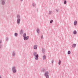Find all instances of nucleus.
<instances>
[{"mask_svg":"<svg viewBox=\"0 0 78 78\" xmlns=\"http://www.w3.org/2000/svg\"><path fill=\"white\" fill-rule=\"evenodd\" d=\"M12 70L13 71V73H16V67H13L12 68Z\"/></svg>","mask_w":78,"mask_h":78,"instance_id":"obj_1","label":"nucleus"},{"mask_svg":"<svg viewBox=\"0 0 78 78\" xmlns=\"http://www.w3.org/2000/svg\"><path fill=\"white\" fill-rule=\"evenodd\" d=\"M29 38H30V37H29V36L25 37H24V40H28Z\"/></svg>","mask_w":78,"mask_h":78,"instance_id":"obj_2","label":"nucleus"},{"mask_svg":"<svg viewBox=\"0 0 78 78\" xmlns=\"http://www.w3.org/2000/svg\"><path fill=\"white\" fill-rule=\"evenodd\" d=\"M20 19H18L17 20V24L18 25H19L20 24Z\"/></svg>","mask_w":78,"mask_h":78,"instance_id":"obj_3","label":"nucleus"},{"mask_svg":"<svg viewBox=\"0 0 78 78\" xmlns=\"http://www.w3.org/2000/svg\"><path fill=\"white\" fill-rule=\"evenodd\" d=\"M34 49H37V45H34Z\"/></svg>","mask_w":78,"mask_h":78,"instance_id":"obj_4","label":"nucleus"},{"mask_svg":"<svg viewBox=\"0 0 78 78\" xmlns=\"http://www.w3.org/2000/svg\"><path fill=\"white\" fill-rule=\"evenodd\" d=\"M45 76H46L47 75H48V72H45L44 74Z\"/></svg>","mask_w":78,"mask_h":78,"instance_id":"obj_5","label":"nucleus"},{"mask_svg":"<svg viewBox=\"0 0 78 78\" xmlns=\"http://www.w3.org/2000/svg\"><path fill=\"white\" fill-rule=\"evenodd\" d=\"M36 58H35V59L36 60H37L38 59V57H39V55H37L36 56H35Z\"/></svg>","mask_w":78,"mask_h":78,"instance_id":"obj_6","label":"nucleus"},{"mask_svg":"<svg viewBox=\"0 0 78 78\" xmlns=\"http://www.w3.org/2000/svg\"><path fill=\"white\" fill-rule=\"evenodd\" d=\"M43 59H44V60L45 59H46V56L45 55H44L43 56Z\"/></svg>","mask_w":78,"mask_h":78,"instance_id":"obj_7","label":"nucleus"},{"mask_svg":"<svg viewBox=\"0 0 78 78\" xmlns=\"http://www.w3.org/2000/svg\"><path fill=\"white\" fill-rule=\"evenodd\" d=\"M76 23H77V21L76 20L74 22V25H76Z\"/></svg>","mask_w":78,"mask_h":78,"instance_id":"obj_8","label":"nucleus"},{"mask_svg":"<svg viewBox=\"0 0 78 78\" xmlns=\"http://www.w3.org/2000/svg\"><path fill=\"white\" fill-rule=\"evenodd\" d=\"M76 44H73V48H75L76 47Z\"/></svg>","mask_w":78,"mask_h":78,"instance_id":"obj_9","label":"nucleus"},{"mask_svg":"<svg viewBox=\"0 0 78 78\" xmlns=\"http://www.w3.org/2000/svg\"><path fill=\"white\" fill-rule=\"evenodd\" d=\"M37 55H38V54H37V53L36 52H35L34 53V56H37Z\"/></svg>","mask_w":78,"mask_h":78,"instance_id":"obj_10","label":"nucleus"},{"mask_svg":"<svg viewBox=\"0 0 78 78\" xmlns=\"http://www.w3.org/2000/svg\"><path fill=\"white\" fill-rule=\"evenodd\" d=\"M73 33L74 34H76V30L74 31L73 32Z\"/></svg>","mask_w":78,"mask_h":78,"instance_id":"obj_11","label":"nucleus"},{"mask_svg":"<svg viewBox=\"0 0 78 78\" xmlns=\"http://www.w3.org/2000/svg\"><path fill=\"white\" fill-rule=\"evenodd\" d=\"M2 5H5V2H4V1H2Z\"/></svg>","mask_w":78,"mask_h":78,"instance_id":"obj_12","label":"nucleus"},{"mask_svg":"<svg viewBox=\"0 0 78 78\" xmlns=\"http://www.w3.org/2000/svg\"><path fill=\"white\" fill-rule=\"evenodd\" d=\"M23 36L24 37V38L25 37H26V34H24L23 35Z\"/></svg>","mask_w":78,"mask_h":78,"instance_id":"obj_13","label":"nucleus"},{"mask_svg":"<svg viewBox=\"0 0 78 78\" xmlns=\"http://www.w3.org/2000/svg\"><path fill=\"white\" fill-rule=\"evenodd\" d=\"M61 60H59L58 62V64H59V65H60V64H61Z\"/></svg>","mask_w":78,"mask_h":78,"instance_id":"obj_14","label":"nucleus"},{"mask_svg":"<svg viewBox=\"0 0 78 78\" xmlns=\"http://www.w3.org/2000/svg\"><path fill=\"white\" fill-rule=\"evenodd\" d=\"M66 3H67V1H64V4H65V5H66Z\"/></svg>","mask_w":78,"mask_h":78,"instance_id":"obj_15","label":"nucleus"},{"mask_svg":"<svg viewBox=\"0 0 78 78\" xmlns=\"http://www.w3.org/2000/svg\"><path fill=\"white\" fill-rule=\"evenodd\" d=\"M45 76L46 77V78H49V76H48V75L47 76Z\"/></svg>","mask_w":78,"mask_h":78,"instance_id":"obj_16","label":"nucleus"},{"mask_svg":"<svg viewBox=\"0 0 78 78\" xmlns=\"http://www.w3.org/2000/svg\"><path fill=\"white\" fill-rule=\"evenodd\" d=\"M32 5H33V6H36V4H34V3H33L32 4Z\"/></svg>","mask_w":78,"mask_h":78,"instance_id":"obj_17","label":"nucleus"},{"mask_svg":"<svg viewBox=\"0 0 78 78\" xmlns=\"http://www.w3.org/2000/svg\"><path fill=\"white\" fill-rule=\"evenodd\" d=\"M68 55H70V51H68Z\"/></svg>","mask_w":78,"mask_h":78,"instance_id":"obj_18","label":"nucleus"},{"mask_svg":"<svg viewBox=\"0 0 78 78\" xmlns=\"http://www.w3.org/2000/svg\"><path fill=\"white\" fill-rule=\"evenodd\" d=\"M37 32L38 33H39V29H37Z\"/></svg>","mask_w":78,"mask_h":78,"instance_id":"obj_19","label":"nucleus"},{"mask_svg":"<svg viewBox=\"0 0 78 78\" xmlns=\"http://www.w3.org/2000/svg\"><path fill=\"white\" fill-rule=\"evenodd\" d=\"M20 34H22L23 33V31L22 30H21L20 32Z\"/></svg>","mask_w":78,"mask_h":78,"instance_id":"obj_20","label":"nucleus"},{"mask_svg":"<svg viewBox=\"0 0 78 78\" xmlns=\"http://www.w3.org/2000/svg\"><path fill=\"white\" fill-rule=\"evenodd\" d=\"M52 22H53V20H51L50 21V23H52Z\"/></svg>","mask_w":78,"mask_h":78,"instance_id":"obj_21","label":"nucleus"},{"mask_svg":"<svg viewBox=\"0 0 78 78\" xmlns=\"http://www.w3.org/2000/svg\"><path fill=\"white\" fill-rule=\"evenodd\" d=\"M15 36H17V33H16L15 34Z\"/></svg>","mask_w":78,"mask_h":78,"instance_id":"obj_22","label":"nucleus"},{"mask_svg":"<svg viewBox=\"0 0 78 78\" xmlns=\"http://www.w3.org/2000/svg\"><path fill=\"white\" fill-rule=\"evenodd\" d=\"M17 17L18 18H19V17H20V16H19V15H17Z\"/></svg>","mask_w":78,"mask_h":78,"instance_id":"obj_23","label":"nucleus"},{"mask_svg":"<svg viewBox=\"0 0 78 78\" xmlns=\"http://www.w3.org/2000/svg\"><path fill=\"white\" fill-rule=\"evenodd\" d=\"M41 39H43V36H42L41 37Z\"/></svg>","mask_w":78,"mask_h":78,"instance_id":"obj_24","label":"nucleus"},{"mask_svg":"<svg viewBox=\"0 0 78 78\" xmlns=\"http://www.w3.org/2000/svg\"><path fill=\"white\" fill-rule=\"evenodd\" d=\"M51 11H49V13H50V14H51Z\"/></svg>","mask_w":78,"mask_h":78,"instance_id":"obj_25","label":"nucleus"},{"mask_svg":"<svg viewBox=\"0 0 78 78\" xmlns=\"http://www.w3.org/2000/svg\"><path fill=\"white\" fill-rule=\"evenodd\" d=\"M15 55V53H13V56H14Z\"/></svg>","mask_w":78,"mask_h":78,"instance_id":"obj_26","label":"nucleus"},{"mask_svg":"<svg viewBox=\"0 0 78 78\" xmlns=\"http://www.w3.org/2000/svg\"><path fill=\"white\" fill-rule=\"evenodd\" d=\"M2 42V41H0V43H1Z\"/></svg>","mask_w":78,"mask_h":78,"instance_id":"obj_27","label":"nucleus"},{"mask_svg":"<svg viewBox=\"0 0 78 78\" xmlns=\"http://www.w3.org/2000/svg\"><path fill=\"white\" fill-rule=\"evenodd\" d=\"M0 78H2V77H1V76H0Z\"/></svg>","mask_w":78,"mask_h":78,"instance_id":"obj_28","label":"nucleus"},{"mask_svg":"<svg viewBox=\"0 0 78 78\" xmlns=\"http://www.w3.org/2000/svg\"><path fill=\"white\" fill-rule=\"evenodd\" d=\"M21 0V1H23V0Z\"/></svg>","mask_w":78,"mask_h":78,"instance_id":"obj_29","label":"nucleus"}]
</instances>
